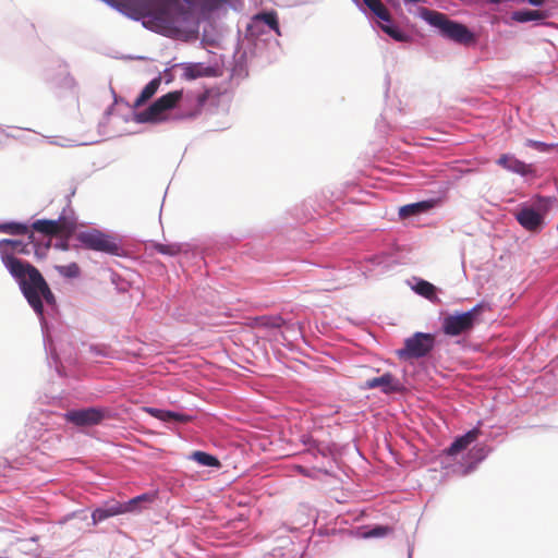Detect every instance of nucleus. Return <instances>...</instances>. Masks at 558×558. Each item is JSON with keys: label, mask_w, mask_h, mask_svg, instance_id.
Returning a JSON list of instances; mask_svg holds the SVG:
<instances>
[{"label": "nucleus", "mask_w": 558, "mask_h": 558, "mask_svg": "<svg viewBox=\"0 0 558 558\" xmlns=\"http://www.w3.org/2000/svg\"><path fill=\"white\" fill-rule=\"evenodd\" d=\"M131 8L161 33L175 29L174 13L183 11L179 0H132Z\"/></svg>", "instance_id": "nucleus-1"}, {"label": "nucleus", "mask_w": 558, "mask_h": 558, "mask_svg": "<svg viewBox=\"0 0 558 558\" xmlns=\"http://www.w3.org/2000/svg\"><path fill=\"white\" fill-rule=\"evenodd\" d=\"M20 284V288L28 304L36 314L43 316L45 301L49 305L56 304V299L39 270L31 265L24 267L20 276H13Z\"/></svg>", "instance_id": "nucleus-2"}, {"label": "nucleus", "mask_w": 558, "mask_h": 558, "mask_svg": "<svg viewBox=\"0 0 558 558\" xmlns=\"http://www.w3.org/2000/svg\"><path fill=\"white\" fill-rule=\"evenodd\" d=\"M425 20L438 28L442 37L465 46L475 43L474 34L465 25L448 19L441 12L427 11Z\"/></svg>", "instance_id": "nucleus-3"}, {"label": "nucleus", "mask_w": 558, "mask_h": 558, "mask_svg": "<svg viewBox=\"0 0 558 558\" xmlns=\"http://www.w3.org/2000/svg\"><path fill=\"white\" fill-rule=\"evenodd\" d=\"M485 308L481 303L468 312H456L446 315L441 320V331L448 337H459L469 335L480 322V315Z\"/></svg>", "instance_id": "nucleus-4"}, {"label": "nucleus", "mask_w": 558, "mask_h": 558, "mask_svg": "<svg viewBox=\"0 0 558 558\" xmlns=\"http://www.w3.org/2000/svg\"><path fill=\"white\" fill-rule=\"evenodd\" d=\"M183 97L182 90L169 92L155 100L147 109L135 114L138 123H158L167 119L166 113L175 108Z\"/></svg>", "instance_id": "nucleus-5"}, {"label": "nucleus", "mask_w": 558, "mask_h": 558, "mask_svg": "<svg viewBox=\"0 0 558 558\" xmlns=\"http://www.w3.org/2000/svg\"><path fill=\"white\" fill-rule=\"evenodd\" d=\"M78 242L88 250L110 255H121V246L118 240L97 229L87 230L77 234Z\"/></svg>", "instance_id": "nucleus-6"}, {"label": "nucleus", "mask_w": 558, "mask_h": 558, "mask_svg": "<svg viewBox=\"0 0 558 558\" xmlns=\"http://www.w3.org/2000/svg\"><path fill=\"white\" fill-rule=\"evenodd\" d=\"M14 254H29L28 244L20 240H0V255L2 263L12 276H20L23 268L31 266L32 264L16 258Z\"/></svg>", "instance_id": "nucleus-7"}, {"label": "nucleus", "mask_w": 558, "mask_h": 558, "mask_svg": "<svg viewBox=\"0 0 558 558\" xmlns=\"http://www.w3.org/2000/svg\"><path fill=\"white\" fill-rule=\"evenodd\" d=\"M435 347V336L432 333L415 332L404 340V347L397 351L401 360L421 359L429 354Z\"/></svg>", "instance_id": "nucleus-8"}, {"label": "nucleus", "mask_w": 558, "mask_h": 558, "mask_svg": "<svg viewBox=\"0 0 558 558\" xmlns=\"http://www.w3.org/2000/svg\"><path fill=\"white\" fill-rule=\"evenodd\" d=\"M32 229L48 236L69 238L76 229V221L72 216H66L63 213L56 220H36L32 225Z\"/></svg>", "instance_id": "nucleus-9"}, {"label": "nucleus", "mask_w": 558, "mask_h": 558, "mask_svg": "<svg viewBox=\"0 0 558 558\" xmlns=\"http://www.w3.org/2000/svg\"><path fill=\"white\" fill-rule=\"evenodd\" d=\"M150 497L146 494H143L141 496H137L133 499H131L126 504H121L119 501H114L112 504H107L101 508H97L92 513V520L94 524H97L110 517H114L118 514L126 513L129 511H132L135 506L144 500H149Z\"/></svg>", "instance_id": "nucleus-10"}, {"label": "nucleus", "mask_w": 558, "mask_h": 558, "mask_svg": "<svg viewBox=\"0 0 558 558\" xmlns=\"http://www.w3.org/2000/svg\"><path fill=\"white\" fill-rule=\"evenodd\" d=\"M104 416V412L96 408L70 411L65 414L66 420L77 426H93L99 424Z\"/></svg>", "instance_id": "nucleus-11"}, {"label": "nucleus", "mask_w": 558, "mask_h": 558, "mask_svg": "<svg viewBox=\"0 0 558 558\" xmlns=\"http://www.w3.org/2000/svg\"><path fill=\"white\" fill-rule=\"evenodd\" d=\"M515 219L526 231L537 233L545 225L541 215L531 206H523L515 213Z\"/></svg>", "instance_id": "nucleus-12"}, {"label": "nucleus", "mask_w": 558, "mask_h": 558, "mask_svg": "<svg viewBox=\"0 0 558 558\" xmlns=\"http://www.w3.org/2000/svg\"><path fill=\"white\" fill-rule=\"evenodd\" d=\"M363 389L379 388L384 393L401 391L402 385L392 374L385 373L380 377H375L365 381Z\"/></svg>", "instance_id": "nucleus-13"}, {"label": "nucleus", "mask_w": 558, "mask_h": 558, "mask_svg": "<svg viewBox=\"0 0 558 558\" xmlns=\"http://www.w3.org/2000/svg\"><path fill=\"white\" fill-rule=\"evenodd\" d=\"M497 163L507 169L508 171L521 174V175H529L534 173V169L532 165H527L519 159H517L514 156L504 154L499 157L497 160Z\"/></svg>", "instance_id": "nucleus-14"}, {"label": "nucleus", "mask_w": 558, "mask_h": 558, "mask_svg": "<svg viewBox=\"0 0 558 558\" xmlns=\"http://www.w3.org/2000/svg\"><path fill=\"white\" fill-rule=\"evenodd\" d=\"M482 434L478 427H475L469 430L463 436L458 437L447 449L446 453L448 456H457L462 450L466 449L471 444H473L478 436Z\"/></svg>", "instance_id": "nucleus-15"}, {"label": "nucleus", "mask_w": 558, "mask_h": 558, "mask_svg": "<svg viewBox=\"0 0 558 558\" xmlns=\"http://www.w3.org/2000/svg\"><path fill=\"white\" fill-rule=\"evenodd\" d=\"M144 410L149 415H151L160 421H163V422L177 421L180 423H186V422L191 421V416L185 415V414H180L177 412H172V411L160 410L157 408H145Z\"/></svg>", "instance_id": "nucleus-16"}, {"label": "nucleus", "mask_w": 558, "mask_h": 558, "mask_svg": "<svg viewBox=\"0 0 558 558\" xmlns=\"http://www.w3.org/2000/svg\"><path fill=\"white\" fill-rule=\"evenodd\" d=\"M547 17H549V12L546 10H519L514 11L511 15V19L518 23L542 21Z\"/></svg>", "instance_id": "nucleus-17"}, {"label": "nucleus", "mask_w": 558, "mask_h": 558, "mask_svg": "<svg viewBox=\"0 0 558 558\" xmlns=\"http://www.w3.org/2000/svg\"><path fill=\"white\" fill-rule=\"evenodd\" d=\"M541 217L544 219L545 216L557 207V198L554 196H541L537 195L533 198L532 206Z\"/></svg>", "instance_id": "nucleus-18"}, {"label": "nucleus", "mask_w": 558, "mask_h": 558, "mask_svg": "<svg viewBox=\"0 0 558 558\" xmlns=\"http://www.w3.org/2000/svg\"><path fill=\"white\" fill-rule=\"evenodd\" d=\"M161 80L160 77H156L151 80L142 90L140 96L135 99L133 107L140 108L142 107L147 100H149L158 90L160 86Z\"/></svg>", "instance_id": "nucleus-19"}, {"label": "nucleus", "mask_w": 558, "mask_h": 558, "mask_svg": "<svg viewBox=\"0 0 558 558\" xmlns=\"http://www.w3.org/2000/svg\"><path fill=\"white\" fill-rule=\"evenodd\" d=\"M433 207V204L430 202H418L413 203L409 205H404L399 209V215L401 218H409L411 216H416L422 213L427 211Z\"/></svg>", "instance_id": "nucleus-20"}, {"label": "nucleus", "mask_w": 558, "mask_h": 558, "mask_svg": "<svg viewBox=\"0 0 558 558\" xmlns=\"http://www.w3.org/2000/svg\"><path fill=\"white\" fill-rule=\"evenodd\" d=\"M0 232L9 234H28L29 242L34 241V233L29 228L20 222H7L0 225Z\"/></svg>", "instance_id": "nucleus-21"}, {"label": "nucleus", "mask_w": 558, "mask_h": 558, "mask_svg": "<svg viewBox=\"0 0 558 558\" xmlns=\"http://www.w3.org/2000/svg\"><path fill=\"white\" fill-rule=\"evenodd\" d=\"M413 290L424 296L425 299L436 302L438 301L437 294H436V287L432 284L430 282L420 279L416 284L413 287Z\"/></svg>", "instance_id": "nucleus-22"}, {"label": "nucleus", "mask_w": 558, "mask_h": 558, "mask_svg": "<svg viewBox=\"0 0 558 558\" xmlns=\"http://www.w3.org/2000/svg\"><path fill=\"white\" fill-rule=\"evenodd\" d=\"M364 4L381 21L390 22L391 15L380 0H363Z\"/></svg>", "instance_id": "nucleus-23"}, {"label": "nucleus", "mask_w": 558, "mask_h": 558, "mask_svg": "<svg viewBox=\"0 0 558 558\" xmlns=\"http://www.w3.org/2000/svg\"><path fill=\"white\" fill-rule=\"evenodd\" d=\"M153 247L158 253L163 254V255H169V256H175L179 253H181L183 250L182 245L178 244V243H171V244L155 243L153 245Z\"/></svg>", "instance_id": "nucleus-24"}, {"label": "nucleus", "mask_w": 558, "mask_h": 558, "mask_svg": "<svg viewBox=\"0 0 558 558\" xmlns=\"http://www.w3.org/2000/svg\"><path fill=\"white\" fill-rule=\"evenodd\" d=\"M193 459L205 466H220V462L216 457L203 451H195L193 453Z\"/></svg>", "instance_id": "nucleus-25"}, {"label": "nucleus", "mask_w": 558, "mask_h": 558, "mask_svg": "<svg viewBox=\"0 0 558 558\" xmlns=\"http://www.w3.org/2000/svg\"><path fill=\"white\" fill-rule=\"evenodd\" d=\"M208 68H203L199 64H191L187 68H185L184 76L189 80H195L201 76H206L209 74Z\"/></svg>", "instance_id": "nucleus-26"}, {"label": "nucleus", "mask_w": 558, "mask_h": 558, "mask_svg": "<svg viewBox=\"0 0 558 558\" xmlns=\"http://www.w3.org/2000/svg\"><path fill=\"white\" fill-rule=\"evenodd\" d=\"M256 19L264 22L272 31H275L278 35H280L278 17L275 12L260 13L256 16Z\"/></svg>", "instance_id": "nucleus-27"}, {"label": "nucleus", "mask_w": 558, "mask_h": 558, "mask_svg": "<svg viewBox=\"0 0 558 558\" xmlns=\"http://www.w3.org/2000/svg\"><path fill=\"white\" fill-rule=\"evenodd\" d=\"M57 271L66 278H76L80 275V267L76 263H71L69 265L56 266Z\"/></svg>", "instance_id": "nucleus-28"}, {"label": "nucleus", "mask_w": 558, "mask_h": 558, "mask_svg": "<svg viewBox=\"0 0 558 558\" xmlns=\"http://www.w3.org/2000/svg\"><path fill=\"white\" fill-rule=\"evenodd\" d=\"M381 29L397 41H405L408 39V36L395 26L381 25Z\"/></svg>", "instance_id": "nucleus-29"}, {"label": "nucleus", "mask_w": 558, "mask_h": 558, "mask_svg": "<svg viewBox=\"0 0 558 558\" xmlns=\"http://www.w3.org/2000/svg\"><path fill=\"white\" fill-rule=\"evenodd\" d=\"M210 95H211V90L206 89V90H204L203 93H201V94L197 96L196 100H197V105H198V107H199V108H202V107L205 105V102H206V101H207V99L210 97ZM199 110H201V109H197V110H196V111H194V112H190L186 117H187V118H195V117L199 113Z\"/></svg>", "instance_id": "nucleus-30"}, {"label": "nucleus", "mask_w": 558, "mask_h": 558, "mask_svg": "<svg viewBox=\"0 0 558 558\" xmlns=\"http://www.w3.org/2000/svg\"><path fill=\"white\" fill-rule=\"evenodd\" d=\"M390 532H391V529L388 526H376V527L369 530L365 535L367 537H380V536L387 535Z\"/></svg>", "instance_id": "nucleus-31"}, {"label": "nucleus", "mask_w": 558, "mask_h": 558, "mask_svg": "<svg viewBox=\"0 0 558 558\" xmlns=\"http://www.w3.org/2000/svg\"><path fill=\"white\" fill-rule=\"evenodd\" d=\"M525 144L526 146L533 147L539 151H549L554 147V145L533 140H527Z\"/></svg>", "instance_id": "nucleus-32"}, {"label": "nucleus", "mask_w": 558, "mask_h": 558, "mask_svg": "<svg viewBox=\"0 0 558 558\" xmlns=\"http://www.w3.org/2000/svg\"><path fill=\"white\" fill-rule=\"evenodd\" d=\"M530 4L532 5H535V7H538V5H542L545 0H526Z\"/></svg>", "instance_id": "nucleus-33"}, {"label": "nucleus", "mask_w": 558, "mask_h": 558, "mask_svg": "<svg viewBox=\"0 0 558 558\" xmlns=\"http://www.w3.org/2000/svg\"><path fill=\"white\" fill-rule=\"evenodd\" d=\"M282 319L280 317L276 318L275 322L271 324L272 326H276V327H279L280 326V322Z\"/></svg>", "instance_id": "nucleus-34"}, {"label": "nucleus", "mask_w": 558, "mask_h": 558, "mask_svg": "<svg viewBox=\"0 0 558 558\" xmlns=\"http://www.w3.org/2000/svg\"><path fill=\"white\" fill-rule=\"evenodd\" d=\"M405 3H418L421 0H403Z\"/></svg>", "instance_id": "nucleus-35"}]
</instances>
